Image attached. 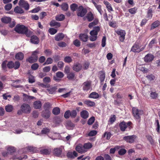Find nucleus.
Wrapping results in <instances>:
<instances>
[{"label": "nucleus", "instance_id": "59", "mask_svg": "<svg viewBox=\"0 0 160 160\" xmlns=\"http://www.w3.org/2000/svg\"><path fill=\"white\" fill-rule=\"evenodd\" d=\"M7 66L9 68H12L14 67V63L12 62H9L7 64Z\"/></svg>", "mask_w": 160, "mask_h": 160}, {"label": "nucleus", "instance_id": "25", "mask_svg": "<svg viewBox=\"0 0 160 160\" xmlns=\"http://www.w3.org/2000/svg\"><path fill=\"white\" fill-rule=\"evenodd\" d=\"M42 106V103L40 101H36L34 102L33 107L35 109H39Z\"/></svg>", "mask_w": 160, "mask_h": 160}, {"label": "nucleus", "instance_id": "40", "mask_svg": "<svg viewBox=\"0 0 160 160\" xmlns=\"http://www.w3.org/2000/svg\"><path fill=\"white\" fill-rule=\"evenodd\" d=\"M160 24V22L158 21H156L153 22L151 26V29H153L158 27Z\"/></svg>", "mask_w": 160, "mask_h": 160}, {"label": "nucleus", "instance_id": "10", "mask_svg": "<svg viewBox=\"0 0 160 160\" xmlns=\"http://www.w3.org/2000/svg\"><path fill=\"white\" fill-rule=\"evenodd\" d=\"M64 75L62 72H58L56 73V75L53 76V79L57 82H59L61 80V78L64 77Z\"/></svg>", "mask_w": 160, "mask_h": 160}, {"label": "nucleus", "instance_id": "42", "mask_svg": "<svg viewBox=\"0 0 160 160\" xmlns=\"http://www.w3.org/2000/svg\"><path fill=\"white\" fill-rule=\"evenodd\" d=\"M60 109L59 108L56 107L53 109L52 113L54 114L57 115L60 113Z\"/></svg>", "mask_w": 160, "mask_h": 160}, {"label": "nucleus", "instance_id": "11", "mask_svg": "<svg viewBox=\"0 0 160 160\" xmlns=\"http://www.w3.org/2000/svg\"><path fill=\"white\" fill-rule=\"evenodd\" d=\"M117 33L120 35L119 40L121 42H123L125 39V31L120 30H118L116 31Z\"/></svg>", "mask_w": 160, "mask_h": 160}, {"label": "nucleus", "instance_id": "28", "mask_svg": "<svg viewBox=\"0 0 160 160\" xmlns=\"http://www.w3.org/2000/svg\"><path fill=\"white\" fill-rule=\"evenodd\" d=\"M86 18L89 22H91L94 19V16L92 13L91 12H89L87 14Z\"/></svg>", "mask_w": 160, "mask_h": 160}, {"label": "nucleus", "instance_id": "4", "mask_svg": "<svg viewBox=\"0 0 160 160\" xmlns=\"http://www.w3.org/2000/svg\"><path fill=\"white\" fill-rule=\"evenodd\" d=\"M14 30L18 33L23 34L27 31V27L23 25L18 24L16 26Z\"/></svg>", "mask_w": 160, "mask_h": 160}, {"label": "nucleus", "instance_id": "16", "mask_svg": "<svg viewBox=\"0 0 160 160\" xmlns=\"http://www.w3.org/2000/svg\"><path fill=\"white\" fill-rule=\"evenodd\" d=\"M81 117L83 119L87 118L89 117V113L86 110H83L80 112Z\"/></svg>", "mask_w": 160, "mask_h": 160}, {"label": "nucleus", "instance_id": "62", "mask_svg": "<svg viewBox=\"0 0 160 160\" xmlns=\"http://www.w3.org/2000/svg\"><path fill=\"white\" fill-rule=\"evenodd\" d=\"M97 133V132L95 130H92L90 131L88 134L89 136H93L95 135Z\"/></svg>", "mask_w": 160, "mask_h": 160}, {"label": "nucleus", "instance_id": "56", "mask_svg": "<svg viewBox=\"0 0 160 160\" xmlns=\"http://www.w3.org/2000/svg\"><path fill=\"white\" fill-rule=\"evenodd\" d=\"M12 8V4L11 3H8L5 6V9L7 11L10 10Z\"/></svg>", "mask_w": 160, "mask_h": 160}, {"label": "nucleus", "instance_id": "33", "mask_svg": "<svg viewBox=\"0 0 160 160\" xmlns=\"http://www.w3.org/2000/svg\"><path fill=\"white\" fill-rule=\"evenodd\" d=\"M5 149L8 151L9 153H12L15 151V149L13 147L7 146L6 147Z\"/></svg>", "mask_w": 160, "mask_h": 160}, {"label": "nucleus", "instance_id": "35", "mask_svg": "<svg viewBox=\"0 0 160 160\" xmlns=\"http://www.w3.org/2000/svg\"><path fill=\"white\" fill-rule=\"evenodd\" d=\"M98 22V20L97 19H94L93 22H92L90 23L89 25H88V27L90 28H92L93 26H94L96 25H97Z\"/></svg>", "mask_w": 160, "mask_h": 160}, {"label": "nucleus", "instance_id": "24", "mask_svg": "<svg viewBox=\"0 0 160 160\" xmlns=\"http://www.w3.org/2000/svg\"><path fill=\"white\" fill-rule=\"evenodd\" d=\"M79 37L81 40L83 42H86L88 39V36L86 34H80L79 35Z\"/></svg>", "mask_w": 160, "mask_h": 160}, {"label": "nucleus", "instance_id": "13", "mask_svg": "<svg viewBox=\"0 0 160 160\" xmlns=\"http://www.w3.org/2000/svg\"><path fill=\"white\" fill-rule=\"evenodd\" d=\"M90 40L92 41H95L97 38V33L95 31H91L90 32Z\"/></svg>", "mask_w": 160, "mask_h": 160}, {"label": "nucleus", "instance_id": "19", "mask_svg": "<svg viewBox=\"0 0 160 160\" xmlns=\"http://www.w3.org/2000/svg\"><path fill=\"white\" fill-rule=\"evenodd\" d=\"M103 3L105 5L109 12H110L113 11L111 5L107 1H104Z\"/></svg>", "mask_w": 160, "mask_h": 160}, {"label": "nucleus", "instance_id": "18", "mask_svg": "<svg viewBox=\"0 0 160 160\" xmlns=\"http://www.w3.org/2000/svg\"><path fill=\"white\" fill-rule=\"evenodd\" d=\"M131 51L133 52H141V49L138 45L135 44L132 47Z\"/></svg>", "mask_w": 160, "mask_h": 160}, {"label": "nucleus", "instance_id": "47", "mask_svg": "<svg viewBox=\"0 0 160 160\" xmlns=\"http://www.w3.org/2000/svg\"><path fill=\"white\" fill-rule=\"evenodd\" d=\"M52 59L50 58H48L47 59L46 62L44 63L43 65H45L47 64H51L52 63Z\"/></svg>", "mask_w": 160, "mask_h": 160}, {"label": "nucleus", "instance_id": "39", "mask_svg": "<svg viewBox=\"0 0 160 160\" xmlns=\"http://www.w3.org/2000/svg\"><path fill=\"white\" fill-rule=\"evenodd\" d=\"M61 6L62 9L64 11H67L68 8V5L66 3H62Z\"/></svg>", "mask_w": 160, "mask_h": 160}, {"label": "nucleus", "instance_id": "12", "mask_svg": "<svg viewBox=\"0 0 160 160\" xmlns=\"http://www.w3.org/2000/svg\"><path fill=\"white\" fill-rule=\"evenodd\" d=\"M76 150L80 153H83L86 152L83 145L81 144L78 145L76 147Z\"/></svg>", "mask_w": 160, "mask_h": 160}, {"label": "nucleus", "instance_id": "45", "mask_svg": "<svg viewBox=\"0 0 160 160\" xmlns=\"http://www.w3.org/2000/svg\"><path fill=\"white\" fill-rule=\"evenodd\" d=\"M78 5L76 4L73 3L70 5V8L71 10L74 12L78 8Z\"/></svg>", "mask_w": 160, "mask_h": 160}, {"label": "nucleus", "instance_id": "36", "mask_svg": "<svg viewBox=\"0 0 160 160\" xmlns=\"http://www.w3.org/2000/svg\"><path fill=\"white\" fill-rule=\"evenodd\" d=\"M55 18L57 21H62L64 19L65 16L62 14H61L56 16Z\"/></svg>", "mask_w": 160, "mask_h": 160}, {"label": "nucleus", "instance_id": "53", "mask_svg": "<svg viewBox=\"0 0 160 160\" xmlns=\"http://www.w3.org/2000/svg\"><path fill=\"white\" fill-rule=\"evenodd\" d=\"M23 34H25L28 37H30L32 35V32L28 30L27 28V31L25 32H24Z\"/></svg>", "mask_w": 160, "mask_h": 160}, {"label": "nucleus", "instance_id": "34", "mask_svg": "<svg viewBox=\"0 0 160 160\" xmlns=\"http://www.w3.org/2000/svg\"><path fill=\"white\" fill-rule=\"evenodd\" d=\"M24 57V55L22 52H20L17 54L15 55V58L16 59L22 60Z\"/></svg>", "mask_w": 160, "mask_h": 160}, {"label": "nucleus", "instance_id": "9", "mask_svg": "<svg viewBox=\"0 0 160 160\" xmlns=\"http://www.w3.org/2000/svg\"><path fill=\"white\" fill-rule=\"evenodd\" d=\"M20 6L24 8L26 10H28L29 8V6L27 2L24 0H20L19 2Z\"/></svg>", "mask_w": 160, "mask_h": 160}, {"label": "nucleus", "instance_id": "21", "mask_svg": "<svg viewBox=\"0 0 160 160\" xmlns=\"http://www.w3.org/2000/svg\"><path fill=\"white\" fill-rule=\"evenodd\" d=\"M31 42L34 44H38L39 41L38 38L36 36H33L31 37Z\"/></svg>", "mask_w": 160, "mask_h": 160}, {"label": "nucleus", "instance_id": "29", "mask_svg": "<svg viewBox=\"0 0 160 160\" xmlns=\"http://www.w3.org/2000/svg\"><path fill=\"white\" fill-rule=\"evenodd\" d=\"M64 37V35L62 33H59L55 37V40L57 41L62 40Z\"/></svg>", "mask_w": 160, "mask_h": 160}, {"label": "nucleus", "instance_id": "15", "mask_svg": "<svg viewBox=\"0 0 160 160\" xmlns=\"http://www.w3.org/2000/svg\"><path fill=\"white\" fill-rule=\"evenodd\" d=\"M23 100L24 101H26L27 102H29L31 99L35 98L33 96L28 95L24 93L23 94Z\"/></svg>", "mask_w": 160, "mask_h": 160}, {"label": "nucleus", "instance_id": "8", "mask_svg": "<svg viewBox=\"0 0 160 160\" xmlns=\"http://www.w3.org/2000/svg\"><path fill=\"white\" fill-rule=\"evenodd\" d=\"M91 82L90 81H87L82 84L83 90L84 91H87L91 88Z\"/></svg>", "mask_w": 160, "mask_h": 160}, {"label": "nucleus", "instance_id": "1", "mask_svg": "<svg viewBox=\"0 0 160 160\" xmlns=\"http://www.w3.org/2000/svg\"><path fill=\"white\" fill-rule=\"evenodd\" d=\"M133 115L134 118L139 122L140 120L141 115L143 114V111L141 110H139L136 108H133L132 109Z\"/></svg>", "mask_w": 160, "mask_h": 160}, {"label": "nucleus", "instance_id": "6", "mask_svg": "<svg viewBox=\"0 0 160 160\" xmlns=\"http://www.w3.org/2000/svg\"><path fill=\"white\" fill-rule=\"evenodd\" d=\"M53 153L55 156L59 157L62 158L65 156L64 154L62 152V149L60 148H54L53 150Z\"/></svg>", "mask_w": 160, "mask_h": 160}, {"label": "nucleus", "instance_id": "63", "mask_svg": "<svg viewBox=\"0 0 160 160\" xmlns=\"http://www.w3.org/2000/svg\"><path fill=\"white\" fill-rule=\"evenodd\" d=\"M105 73L104 72H102V73L100 75V79L101 82H102L104 81L105 78Z\"/></svg>", "mask_w": 160, "mask_h": 160}, {"label": "nucleus", "instance_id": "48", "mask_svg": "<svg viewBox=\"0 0 160 160\" xmlns=\"http://www.w3.org/2000/svg\"><path fill=\"white\" fill-rule=\"evenodd\" d=\"M51 105L50 103L49 102L45 103L43 105V108L45 110H48Z\"/></svg>", "mask_w": 160, "mask_h": 160}, {"label": "nucleus", "instance_id": "26", "mask_svg": "<svg viewBox=\"0 0 160 160\" xmlns=\"http://www.w3.org/2000/svg\"><path fill=\"white\" fill-rule=\"evenodd\" d=\"M74 126V125L71 121L67 122L66 124V128L69 130L72 129Z\"/></svg>", "mask_w": 160, "mask_h": 160}, {"label": "nucleus", "instance_id": "23", "mask_svg": "<svg viewBox=\"0 0 160 160\" xmlns=\"http://www.w3.org/2000/svg\"><path fill=\"white\" fill-rule=\"evenodd\" d=\"M11 20V18L9 17L5 16L1 18V21L3 23H9Z\"/></svg>", "mask_w": 160, "mask_h": 160}, {"label": "nucleus", "instance_id": "51", "mask_svg": "<svg viewBox=\"0 0 160 160\" xmlns=\"http://www.w3.org/2000/svg\"><path fill=\"white\" fill-rule=\"evenodd\" d=\"M77 115V112L76 110H73L70 112V116L72 118H75Z\"/></svg>", "mask_w": 160, "mask_h": 160}, {"label": "nucleus", "instance_id": "3", "mask_svg": "<svg viewBox=\"0 0 160 160\" xmlns=\"http://www.w3.org/2000/svg\"><path fill=\"white\" fill-rule=\"evenodd\" d=\"M132 124L131 122H129L128 123L123 121L119 124V127L121 130L122 131H124L127 128H128L130 129L132 128L131 125Z\"/></svg>", "mask_w": 160, "mask_h": 160}, {"label": "nucleus", "instance_id": "32", "mask_svg": "<svg viewBox=\"0 0 160 160\" xmlns=\"http://www.w3.org/2000/svg\"><path fill=\"white\" fill-rule=\"evenodd\" d=\"M84 103L88 106L89 107L94 106L95 105V103L92 101H91L89 100H86L84 102Z\"/></svg>", "mask_w": 160, "mask_h": 160}, {"label": "nucleus", "instance_id": "27", "mask_svg": "<svg viewBox=\"0 0 160 160\" xmlns=\"http://www.w3.org/2000/svg\"><path fill=\"white\" fill-rule=\"evenodd\" d=\"M27 151L33 153L37 152V149L36 148L32 147L29 146L26 148Z\"/></svg>", "mask_w": 160, "mask_h": 160}, {"label": "nucleus", "instance_id": "5", "mask_svg": "<svg viewBox=\"0 0 160 160\" xmlns=\"http://www.w3.org/2000/svg\"><path fill=\"white\" fill-rule=\"evenodd\" d=\"M87 12V9L86 8H84L82 6H80L78 8L77 15L78 16L82 17L85 15Z\"/></svg>", "mask_w": 160, "mask_h": 160}, {"label": "nucleus", "instance_id": "37", "mask_svg": "<svg viewBox=\"0 0 160 160\" xmlns=\"http://www.w3.org/2000/svg\"><path fill=\"white\" fill-rule=\"evenodd\" d=\"M14 12L18 13H23V10L20 7L17 6L14 8Z\"/></svg>", "mask_w": 160, "mask_h": 160}, {"label": "nucleus", "instance_id": "30", "mask_svg": "<svg viewBox=\"0 0 160 160\" xmlns=\"http://www.w3.org/2000/svg\"><path fill=\"white\" fill-rule=\"evenodd\" d=\"M50 25L51 27H56V28L59 27L60 26V24L59 22H57L54 20L52 21Z\"/></svg>", "mask_w": 160, "mask_h": 160}, {"label": "nucleus", "instance_id": "31", "mask_svg": "<svg viewBox=\"0 0 160 160\" xmlns=\"http://www.w3.org/2000/svg\"><path fill=\"white\" fill-rule=\"evenodd\" d=\"M88 97L90 98L96 99L99 97L98 94L95 92H92L89 96Z\"/></svg>", "mask_w": 160, "mask_h": 160}, {"label": "nucleus", "instance_id": "49", "mask_svg": "<svg viewBox=\"0 0 160 160\" xmlns=\"http://www.w3.org/2000/svg\"><path fill=\"white\" fill-rule=\"evenodd\" d=\"M95 120V118L94 117H92L90 118L88 121V124L89 125H92Z\"/></svg>", "mask_w": 160, "mask_h": 160}, {"label": "nucleus", "instance_id": "54", "mask_svg": "<svg viewBox=\"0 0 160 160\" xmlns=\"http://www.w3.org/2000/svg\"><path fill=\"white\" fill-rule=\"evenodd\" d=\"M50 131V130L48 128H44L41 131V133L43 134H46Z\"/></svg>", "mask_w": 160, "mask_h": 160}, {"label": "nucleus", "instance_id": "58", "mask_svg": "<svg viewBox=\"0 0 160 160\" xmlns=\"http://www.w3.org/2000/svg\"><path fill=\"white\" fill-rule=\"evenodd\" d=\"M106 135L107 139H109L111 137V134L110 132H105L103 134V137H105Z\"/></svg>", "mask_w": 160, "mask_h": 160}, {"label": "nucleus", "instance_id": "2", "mask_svg": "<svg viewBox=\"0 0 160 160\" xmlns=\"http://www.w3.org/2000/svg\"><path fill=\"white\" fill-rule=\"evenodd\" d=\"M21 110L23 113L29 114L31 112V108L29 104L24 103L21 105Z\"/></svg>", "mask_w": 160, "mask_h": 160}, {"label": "nucleus", "instance_id": "57", "mask_svg": "<svg viewBox=\"0 0 160 160\" xmlns=\"http://www.w3.org/2000/svg\"><path fill=\"white\" fill-rule=\"evenodd\" d=\"M64 65V63L62 61H59L58 63V67L60 69L63 68Z\"/></svg>", "mask_w": 160, "mask_h": 160}, {"label": "nucleus", "instance_id": "43", "mask_svg": "<svg viewBox=\"0 0 160 160\" xmlns=\"http://www.w3.org/2000/svg\"><path fill=\"white\" fill-rule=\"evenodd\" d=\"M40 153L41 154L44 155H48L50 153L49 150L46 149H42L40 150Z\"/></svg>", "mask_w": 160, "mask_h": 160}, {"label": "nucleus", "instance_id": "14", "mask_svg": "<svg viewBox=\"0 0 160 160\" xmlns=\"http://www.w3.org/2000/svg\"><path fill=\"white\" fill-rule=\"evenodd\" d=\"M154 56L151 54H148L144 57V59L145 62H149L152 61L154 59Z\"/></svg>", "mask_w": 160, "mask_h": 160}, {"label": "nucleus", "instance_id": "46", "mask_svg": "<svg viewBox=\"0 0 160 160\" xmlns=\"http://www.w3.org/2000/svg\"><path fill=\"white\" fill-rule=\"evenodd\" d=\"M56 89L55 87H53L48 89L47 91L48 92L49 94H53L55 93Z\"/></svg>", "mask_w": 160, "mask_h": 160}, {"label": "nucleus", "instance_id": "20", "mask_svg": "<svg viewBox=\"0 0 160 160\" xmlns=\"http://www.w3.org/2000/svg\"><path fill=\"white\" fill-rule=\"evenodd\" d=\"M38 59V57L37 56H34L32 55L31 57L28 58V59H27V61L30 63H32L36 62L37 61Z\"/></svg>", "mask_w": 160, "mask_h": 160}, {"label": "nucleus", "instance_id": "55", "mask_svg": "<svg viewBox=\"0 0 160 160\" xmlns=\"http://www.w3.org/2000/svg\"><path fill=\"white\" fill-rule=\"evenodd\" d=\"M38 67L39 65L37 63H34L32 65L31 68L32 70H35L38 68Z\"/></svg>", "mask_w": 160, "mask_h": 160}, {"label": "nucleus", "instance_id": "61", "mask_svg": "<svg viewBox=\"0 0 160 160\" xmlns=\"http://www.w3.org/2000/svg\"><path fill=\"white\" fill-rule=\"evenodd\" d=\"M70 116V110H68L64 113V116L66 118H68Z\"/></svg>", "mask_w": 160, "mask_h": 160}, {"label": "nucleus", "instance_id": "7", "mask_svg": "<svg viewBox=\"0 0 160 160\" xmlns=\"http://www.w3.org/2000/svg\"><path fill=\"white\" fill-rule=\"evenodd\" d=\"M137 138V136L135 135L131 136H125L123 139L127 142L130 143H132L134 142Z\"/></svg>", "mask_w": 160, "mask_h": 160}, {"label": "nucleus", "instance_id": "52", "mask_svg": "<svg viewBox=\"0 0 160 160\" xmlns=\"http://www.w3.org/2000/svg\"><path fill=\"white\" fill-rule=\"evenodd\" d=\"M48 32L50 34L53 35L57 32V30L55 29L51 28L49 29Z\"/></svg>", "mask_w": 160, "mask_h": 160}, {"label": "nucleus", "instance_id": "22", "mask_svg": "<svg viewBox=\"0 0 160 160\" xmlns=\"http://www.w3.org/2000/svg\"><path fill=\"white\" fill-rule=\"evenodd\" d=\"M50 112L49 110H45L42 112V115L44 118L46 119L49 118L50 116Z\"/></svg>", "mask_w": 160, "mask_h": 160}, {"label": "nucleus", "instance_id": "64", "mask_svg": "<svg viewBox=\"0 0 160 160\" xmlns=\"http://www.w3.org/2000/svg\"><path fill=\"white\" fill-rule=\"evenodd\" d=\"M126 152V151L124 149H122L118 151V154L120 155H124Z\"/></svg>", "mask_w": 160, "mask_h": 160}, {"label": "nucleus", "instance_id": "44", "mask_svg": "<svg viewBox=\"0 0 160 160\" xmlns=\"http://www.w3.org/2000/svg\"><path fill=\"white\" fill-rule=\"evenodd\" d=\"M75 77V74L73 72H71L67 74V78L69 80H73Z\"/></svg>", "mask_w": 160, "mask_h": 160}, {"label": "nucleus", "instance_id": "50", "mask_svg": "<svg viewBox=\"0 0 160 160\" xmlns=\"http://www.w3.org/2000/svg\"><path fill=\"white\" fill-rule=\"evenodd\" d=\"M72 61L71 58L69 56H67L65 57L64 61L67 63H70Z\"/></svg>", "mask_w": 160, "mask_h": 160}, {"label": "nucleus", "instance_id": "41", "mask_svg": "<svg viewBox=\"0 0 160 160\" xmlns=\"http://www.w3.org/2000/svg\"><path fill=\"white\" fill-rule=\"evenodd\" d=\"M5 110L8 112H11L13 110V106L11 105H8L5 107Z\"/></svg>", "mask_w": 160, "mask_h": 160}, {"label": "nucleus", "instance_id": "17", "mask_svg": "<svg viewBox=\"0 0 160 160\" xmlns=\"http://www.w3.org/2000/svg\"><path fill=\"white\" fill-rule=\"evenodd\" d=\"M82 65L79 63L75 64L73 67V70L76 71L78 72L80 71L82 68Z\"/></svg>", "mask_w": 160, "mask_h": 160}, {"label": "nucleus", "instance_id": "38", "mask_svg": "<svg viewBox=\"0 0 160 160\" xmlns=\"http://www.w3.org/2000/svg\"><path fill=\"white\" fill-rule=\"evenodd\" d=\"M84 149L86 151V152L87 151V150L89 149L92 148V144L90 143H85L83 145Z\"/></svg>", "mask_w": 160, "mask_h": 160}, {"label": "nucleus", "instance_id": "60", "mask_svg": "<svg viewBox=\"0 0 160 160\" xmlns=\"http://www.w3.org/2000/svg\"><path fill=\"white\" fill-rule=\"evenodd\" d=\"M106 37L105 36H104L103 37V38L102 39V47H104L106 45Z\"/></svg>", "mask_w": 160, "mask_h": 160}]
</instances>
